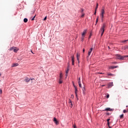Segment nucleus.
Listing matches in <instances>:
<instances>
[{
  "instance_id": "obj_28",
  "label": "nucleus",
  "mask_w": 128,
  "mask_h": 128,
  "mask_svg": "<svg viewBox=\"0 0 128 128\" xmlns=\"http://www.w3.org/2000/svg\"><path fill=\"white\" fill-rule=\"evenodd\" d=\"M128 112V110H123V112H124V114H126V112Z\"/></svg>"
},
{
  "instance_id": "obj_30",
  "label": "nucleus",
  "mask_w": 128,
  "mask_h": 128,
  "mask_svg": "<svg viewBox=\"0 0 128 128\" xmlns=\"http://www.w3.org/2000/svg\"><path fill=\"white\" fill-rule=\"evenodd\" d=\"M84 14L82 13V15L81 16V18H84Z\"/></svg>"
},
{
  "instance_id": "obj_34",
  "label": "nucleus",
  "mask_w": 128,
  "mask_h": 128,
  "mask_svg": "<svg viewBox=\"0 0 128 128\" xmlns=\"http://www.w3.org/2000/svg\"><path fill=\"white\" fill-rule=\"evenodd\" d=\"M125 49L126 50H128V46H125Z\"/></svg>"
},
{
  "instance_id": "obj_29",
  "label": "nucleus",
  "mask_w": 128,
  "mask_h": 128,
  "mask_svg": "<svg viewBox=\"0 0 128 128\" xmlns=\"http://www.w3.org/2000/svg\"><path fill=\"white\" fill-rule=\"evenodd\" d=\"M78 84H80V78H79V80L78 81Z\"/></svg>"
},
{
  "instance_id": "obj_48",
  "label": "nucleus",
  "mask_w": 128,
  "mask_h": 128,
  "mask_svg": "<svg viewBox=\"0 0 128 128\" xmlns=\"http://www.w3.org/2000/svg\"><path fill=\"white\" fill-rule=\"evenodd\" d=\"M73 86H74V84H73Z\"/></svg>"
},
{
  "instance_id": "obj_33",
  "label": "nucleus",
  "mask_w": 128,
  "mask_h": 128,
  "mask_svg": "<svg viewBox=\"0 0 128 128\" xmlns=\"http://www.w3.org/2000/svg\"><path fill=\"white\" fill-rule=\"evenodd\" d=\"M79 86L80 88H82V84L81 83H78Z\"/></svg>"
},
{
  "instance_id": "obj_27",
  "label": "nucleus",
  "mask_w": 128,
  "mask_h": 128,
  "mask_svg": "<svg viewBox=\"0 0 128 128\" xmlns=\"http://www.w3.org/2000/svg\"><path fill=\"white\" fill-rule=\"evenodd\" d=\"M124 118V114H122L120 116V118Z\"/></svg>"
},
{
  "instance_id": "obj_16",
  "label": "nucleus",
  "mask_w": 128,
  "mask_h": 128,
  "mask_svg": "<svg viewBox=\"0 0 128 128\" xmlns=\"http://www.w3.org/2000/svg\"><path fill=\"white\" fill-rule=\"evenodd\" d=\"M104 110H107L108 112H110V110H112V109H110V108H106V109Z\"/></svg>"
},
{
  "instance_id": "obj_10",
  "label": "nucleus",
  "mask_w": 128,
  "mask_h": 128,
  "mask_svg": "<svg viewBox=\"0 0 128 128\" xmlns=\"http://www.w3.org/2000/svg\"><path fill=\"white\" fill-rule=\"evenodd\" d=\"M69 106L70 108H72V102L70 100H69Z\"/></svg>"
},
{
  "instance_id": "obj_36",
  "label": "nucleus",
  "mask_w": 128,
  "mask_h": 128,
  "mask_svg": "<svg viewBox=\"0 0 128 128\" xmlns=\"http://www.w3.org/2000/svg\"><path fill=\"white\" fill-rule=\"evenodd\" d=\"M110 118H108L107 120V122H110Z\"/></svg>"
},
{
  "instance_id": "obj_25",
  "label": "nucleus",
  "mask_w": 128,
  "mask_h": 128,
  "mask_svg": "<svg viewBox=\"0 0 128 128\" xmlns=\"http://www.w3.org/2000/svg\"><path fill=\"white\" fill-rule=\"evenodd\" d=\"M128 42V40H123L122 41V42Z\"/></svg>"
},
{
  "instance_id": "obj_12",
  "label": "nucleus",
  "mask_w": 128,
  "mask_h": 128,
  "mask_svg": "<svg viewBox=\"0 0 128 128\" xmlns=\"http://www.w3.org/2000/svg\"><path fill=\"white\" fill-rule=\"evenodd\" d=\"M30 79L28 78H26L24 79V82H30Z\"/></svg>"
},
{
  "instance_id": "obj_24",
  "label": "nucleus",
  "mask_w": 128,
  "mask_h": 128,
  "mask_svg": "<svg viewBox=\"0 0 128 128\" xmlns=\"http://www.w3.org/2000/svg\"><path fill=\"white\" fill-rule=\"evenodd\" d=\"M85 36H82V41L84 42V40Z\"/></svg>"
},
{
  "instance_id": "obj_44",
  "label": "nucleus",
  "mask_w": 128,
  "mask_h": 128,
  "mask_svg": "<svg viewBox=\"0 0 128 128\" xmlns=\"http://www.w3.org/2000/svg\"><path fill=\"white\" fill-rule=\"evenodd\" d=\"M31 80H34V78H32Z\"/></svg>"
},
{
  "instance_id": "obj_45",
  "label": "nucleus",
  "mask_w": 128,
  "mask_h": 128,
  "mask_svg": "<svg viewBox=\"0 0 128 128\" xmlns=\"http://www.w3.org/2000/svg\"><path fill=\"white\" fill-rule=\"evenodd\" d=\"M83 52H84V48L83 49Z\"/></svg>"
},
{
  "instance_id": "obj_21",
  "label": "nucleus",
  "mask_w": 128,
  "mask_h": 128,
  "mask_svg": "<svg viewBox=\"0 0 128 128\" xmlns=\"http://www.w3.org/2000/svg\"><path fill=\"white\" fill-rule=\"evenodd\" d=\"M59 84H62V79H59Z\"/></svg>"
},
{
  "instance_id": "obj_43",
  "label": "nucleus",
  "mask_w": 128,
  "mask_h": 128,
  "mask_svg": "<svg viewBox=\"0 0 128 128\" xmlns=\"http://www.w3.org/2000/svg\"><path fill=\"white\" fill-rule=\"evenodd\" d=\"M106 86V85H104V84H103V85L101 86Z\"/></svg>"
},
{
  "instance_id": "obj_31",
  "label": "nucleus",
  "mask_w": 128,
  "mask_h": 128,
  "mask_svg": "<svg viewBox=\"0 0 128 128\" xmlns=\"http://www.w3.org/2000/svg\"><path fill=\"white\" fill-rule=\"evenodd\" d=\"M76 94V98L77 100H78V94H77V92H76V94Z\"/></svg>"
},
{
  "instance_id": "obj_19",
  "label": "nucleus",
  "mask_w": 128,
  "mask_h": 128,
  "mask_svg": "<svg viewBox=\"0 0 128 128\" xmlns=\"http://www.w3.org/2000/svg\"><path fill=\"white\" fill-rule=\"evenodd\" d=\"M74 88H75V94H76V92H78V88L76 86H74Z\"/></svg>"
},
{
  "instance_id": "obj_15",
  "label": "nucleus",
  "mask_w": 128,
  "mask_h": 128,
  "mask_svg": "<svg viewBox=\"0 0 128 128\" xmlns=\"http://www.w3.org/2000/svg\"><path fill=\"white\" fill-rule=\"evenodd\" d=\"M107 76H114L115 75L112 74L108 73Z\"/></svg>"
},
{
  "instance_id": "obj_3",
  "label": "nucleus",
  "mask_w": 128,
  "mask_h": 128,
  "mask_svg": "<svg viewBox=\"0 0 128 128\" xmlns=\"http://www.w3.org/2000/svg\"><path fill=\"white\" fill-rule=\"evenodd\" d=\"M116 56L118 60H124V58H126V56H122L120 54H116Z\"/></svg>"
},
{
  "instance_id": "obj_18",
  "label": "nucleus",
  "mask_w": 128,
  "mask_h": 128,
  "mask_svg": "<svg viewBox=\"0 0 128 128\" xmlns=\"http://www.w3.org/2000/svg\"><path fill=\"white\" fill-rule=\"evenodd\" d=\"M114 85L112 84V82L109 84L108 88H112Z\"/></svg>"
},
{
  "instance_id": "obj_2",
  "label": "nucleus",
  "mask_w": 128,
  "mask_h": 128,
  "mask_svg": "<svg viewBox=\"0 0 128 128\" xmlns=\"http://www.w3.org/2000/svg\"><path fill=\"white\" fill-rule=\"evenodd\" d=\"M18 48H16V47H14V46H12V47H11L9 50H13L14 52H18Z\"/></svg>"
},
{
  "instance_id": "obj_8",
  "label": "nucleus",
  "mask_w": 128,
  "mask_h": 128,
  "mask_svg": "<svg viewBox=\"0 0 128 128\" xmlns=\"http://www.w3.org/2000/svg\"><path fill=\"white\" fill-rule=\"evenodd\" d=\"M92 50H93L92 48H91L90 50H88V56H90V54H92Z\"/></svg>"
},
{
  "instance_id": "obj_40",
  "label": "nucleus",
  "mask_w": 128,
  "mask_h": 128,
  "mask_svg": "<svg viewBox=\"0 0 128 128\" xmlns=\"http://www.w3.org/2000/svg\"><path fill=\"white\" fill-rule=\"evenodd\" d=\"M44 20H46V16L44 18Z\"/></svg>"
},
{
  "instance_id": "obj_41",
  "label": "nucleus",
  "mask_w": 128,
  "mask_h": 128,
  "mask_svg": "<svg viewBox=\"0 0 128 128\" xmlns=\"http://www.w3.org/2000/svg\"><path fill=\"white\" fill-rule=\"evenodd\" d=\"M73 127H74V128H76V125L74 126Z\"/></svg>"
},
{
  "instance_id": "obj_9",
  "label": "nucleus",
  "mask_w": 128,
  "mask_h": 128,
  "mask_svg": "<svg viewBox=\"0 0 128 128\" xmlns=\"http://www.w3.org/2000/svg\"><path fill=\"white\" fill-rule=\"evenodd\" d=\"M80 54L78 53L76 54V58H77V60L78 61V63L80 64Z\"/></svg>"
},
{
  "instance_id": "obj_38",
  "label": "nucleus",
  "mask_w": 128,
  "mask_h": 128,
  "mask_svg": "<svg viewBox=\"0 0 128 128\" xmlns=\"http://www.w3.org/2000/svg\"><path fill=\"white\" fill-rule=\"evenodd\" d=\"M106 98H110V94H108Z\"/></svg>"
},
{
  "instance_id": "obj_50",
  "label": "nucleus",
  "mask_w": 128,
  "mask_h": 128,
  "mask_svg": "<svg viewBox=\"0 0 128 128\" xmlns=\"http://www.w3.org/2000/svg\"><path fill=\"white\" fill-rule=\"evenodd\" d=\"M126 108H128V106H126Z\"/></svg>"
},
{
  "instance_id": "obj_23",
  "label": "nucleus",
  "mask_w": 128,
  "mask_h": 128,
  "mask_svg": "<svg viewBox=\"0 0 128 128\" xmlns=\"http://www.w3.org/2000/svg\"><path fill=\"white\" fill-rule=\"evenodd\" d=\"M98 3L96 4V8L95 9V10H98Z\"/></svg>"
},
{
  "instance_id": "obj_32",
  "label": "nucleus",
  "mask_w": 128,
  "mask_h": 128,
  "mask_svg": "<svg viewBox=\"0 0 128 128\" xmlns=\"http://www.w3.org/2000/svg\"><path fill=\"white\" fill-rule=\"evenodd\" d=\"M36 18V15L34 16V18L32 19V20H34V18Z\"/></svg>"
},
{
  "instance_id": "obj_35",
  "label": "nucleus",
  "mask_w": 128,
  "mask_h": 128,
  "mask_svg": "<svg viewBox=\"0 0 128 128\" xmlns=\"http://www.w3.org/2000/svg\"><path fill=\"white\" fill-rule=\"evenodd\" d=\"M0 94H2V89H0Z\"/></svg>"
},
{
  "instance_id": "obj_13",
  "label": "nucleus",
  "mask_w": 128,
  "mask_h": 128,
  "mask_svg": "<svg viewBox=\"0 0 128 128\" xmlns=\"http://www.w3.org/2000/svg\"><path fill=\"white\" fill-rule=\"evenodd\" d=\"M18 66V64L16 63V64H13L12 65V68H14V66Z\"/></svg>"
},
{
  "instance_id": "obj_4",
  "label": "nucleus",
  "mask_w": 128,
  "mask_h": 128,
  "mask_svg": "<svg viewBox=\"0 0 128 128\" xmlns=\"http://www.w3.org/2000/svg\"><path fill=\"white\" fill-rule=\"evenodd\" d=\"M104 10L102 9V10H101V14H100L102 20V19L104 18Z\"/></svg>"
},
{
  "instance_id": "obj_14",
  "label": "nucleus",
  "mask_w": 128,
  "mask_h": 128,
  "mask_svg": "<svg viewBox=\"0 0 128 128\" xmlns=\"http://www.w3.org/2000/svg\"><path fill=\"white\" fill-rule=\"evenodd\" d=\"M68 68L67 70H66V78H68Z\"/></svg>"
},
{
  "instance_id": "obj_6",
  "label": "nucleus",
  "mask_w": 128,
  "mask_h": 128,
  "mask_svg": "<svg viewBox=\"0 0 128 128\" xmlns=\"http://www.w3.org/2000/svg\"><path fill=\"white\" fill-rule=\"evenodd\" d=\"M54 122L56 124L58 125V124H59V122H58V120H56V118H54Z\"/></svg>"
},
{
  "instance_id": "obj_5",
  "label": "nucleus",
  "mask_w": 128,
  "mask_h": 128,
  "mask_svg": "<svg viewBox=\"0 0 128 128\" xmlns=\"http://www.w3.org/2000/svg\"><path fill=\"white\" fill-rule=\"evenodd\" d=\"M118 68V66H110L109 67V70H114V68Z\"/></svg>"
},
{
  "instance_id": "obj_11",
  "label": "nucleus",
  "mask_w": 128,
  "mask_h": 128,
  "mask_svg": "<svg viewBox=\"0 0 128 128\" xmlns=\"http://www.w3.org/2000/svg\"><path fill=\"white\" fill-rule=\"evenodd\" d=\"M86 34V30H85L83 31L82 34V36H85Z\"/></svg>"
},
{
  "instance_id": "obj_1",
  "label": "nucleus",
  "mask_w": 128,
  "mask_h": 128,
  "mask_svg": "<svg viewBox=\"0 0 128 128\" xmlns=\"http://www.w3.org/2000/svg\"><path fill=\"white\" fill-rule=\"evenodd\" d=\"M105 28H106V24L105 23H104L100 30V32H102L101 36H102V34H104V32Z\"/></svg>"
},
{
  "instance_id": "obj_42",
  "label": "nucleus",
  "mask_w": 128,
  "mask_h": 128,
  "mask_svg": "<svg viewBox=\"0 0 128 128\" xmlns=\"http://www.w3.org/2000/svg\"><path fill=\"white\" fill-rule=\"evenodd\" d=\"M81 12H84V9H81Z\"/></svg>"
},
{
  "instance_id": "obj_47",
  "label": "nucleus",
  "mask_w": 128,
  "mask_h": 128,
  "mask_svg": "<svg viewBox=\"0 0 128 128\" xmlns=\"http://www.w3.org/2000/svg\"><path fill=\"white\" fill-rule=\"evenodd\" d=\"M0 76H2V74L0 73Z\"/></svg>"
},
{
  "instance_id": "obj_37",
  "label": "nucleus",
  "mask_w": 128,
  "mask_h": 128,
  "mask_svg": "<svg viewBox=\"0 0 128 128\" xmlns=\"http://www.w3.org/2000/svg\"><path fill=\"white\" fill-rule=\"evenodd\" d=\"M94 14L96 16V10H95V12L94 13Z\"/></svg>"
},
{
  "instance_id": "obj_39",
  "label": "nucleus",
  "mask_w": 128,
  "mask_h": 128,
  "mask_svg": "<svg viewBox=\"0 0 128 128\" xmlns=\"http://www.w3.org/2000/svg\"><path fill=\"white\" fill-rule=\"evenodd\" d=\"M92 36V34H90V35L89 36L88 38H90Z\"/></svg>"
},
{
  "instance_id": "obj_46",
  "label": "nucleus",
  "mask_w": 128,
  "mask_h": 128,
  "mask_svg": "<svg viewBox=\"0 0 128 128\" xmlns=\"http://www.w3.org/2000/svg\"><path fill=\"white\" fill-rule=\"evenodd\" d=\"M99 74H102V72H100V73H99Z\"/></svg>"
},
{
  "instance_id": "obj_7",
  "label": "nucleus",
  "mask_w": 128,
  "mask_h": 128,
  "mask_svg": "<svg viewBox=\"0 0 128 128\" xmlns=\"http://www.w3.org/2000/svg\"><path fill=\"white\" fill-rule=\"evenodd\" d=\"M72 65L74 66V56H72Z\"/></svg>"
},
{
  "instance_id": "obj_49",
  "label": "nucleus",
  "mask_w": 128,
  "mask_h": 128,
  "mask_svg": "<svg viewBox=\"0 0 128 128\" xmlns=\"http://www.w3.org/2000/svg\"><path fill=\"white\" fill-rule=\"evenodd\" d=\"M108 48L109 49L110 48V46H108Z\"/></svg>"
},
{
  "instance_id": "obj_17",
  "label": "nucleus",
  "mask_w": 128,
  "mask_h": 128,
  "mask_svg": "<svg viewBox=\"0 0 128 128\" xmlns=\"http://www.w3.org/2000/svg\"><path fill=\"white\" fill-rule=\"evenodd\" d=\"M60 80H62V73L60 74Z\"/></svg>"
},
{
  "instance_id": "obj_20",
  "label": "nucleus",
  "mask_w": 128,
  "mask_h": 128,
  "mask_svg": "<svg viewBox=\"0 0 128 128\" xmlns=\"http://www.w3.org/2000/svg\"><path fill=\"white\" fill-rule=\"evenodd\" d=\"M24 22H28V18H24Z\"/></svg>"
},
{
  "instance_id": "obj_22",
  "label": "nucleus",
  "mask_w": 128,
  "mask_h": 128,
  "mask_svg": "<svg viewBox=\"0 0 128 128\" xmlns=\"http://www.w3.org/2000/svg\"><path fill=\"white\" fill-rule=\"evenodd\" d=\"M98 16L97 17L96 19V24H98Z\"/></svg>"
},
{
  "instance_id": "obj_26",
  "label": "nucleus",
  "mask_w": 128,
  "mask_h": 128,
  "mask_svg": "<svg viewBox=\"0 0 128 128\" xmlns=\"http://www.w3.org/2000/svg\"><path fill=\"white\" fill-rule=\"evenodd\" d=\"M110 122H108V128H112V127L110 126Z\"/></svg>"
}]
</instances>
